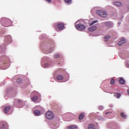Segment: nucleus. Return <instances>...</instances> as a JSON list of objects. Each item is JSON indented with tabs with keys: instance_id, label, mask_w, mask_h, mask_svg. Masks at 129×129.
Returning <instances> with one entry per match:
<instances>
[{
	"instance_id": "nucleus-1",
	"label": "nucleus",
	"mask_w": 129,
	"mask_h": 129,
	"mask_svg": "<svg viewBox=\"0 0 129 129\" xmlns=\"http://www.w3.org/2000/svg\"><path fill=\"white\" fill-rule=\"evenodd\" d=\"M80 22H81V20H78L75 23V25H76V28H77L78 31H81V32H82V31H84V30L86 29V26L85 25L80 24H77V23H80Z\"/></svg>"
},
{
	"instance_id": "nucleus-2",
	"label": "nucleus",
	"mask_w": 129,
	"mask_h": 129,
	"mask_svg": "<svg viewBox=\"0 0 129 129\" xmlns=\"http://www.w3.org/2000/svg\"><path fill=\"white\" fill-rule=\"evenodd\" d=\"M45 116L47 119H53L54 118V114L51 111H48L46 112Z\"/></svg>"
},
{
	"instance_id": "nucleus-3",
	"label": "nucleus",
	"mask_w": 129,
	"mask_h": 129,
	"mask_svg": "<svg viewBox=\"0 0 129 129\" xmlns=\"http://www.w3.org/2000/svg\"><path fill=\"white\" fill-rule=\"evenodd\" d=\"M96 13L97 14H98L99 16H100V17H102V18H105L107 16V14L105 13V12L102 10L97 11Z\"/></svg>"
},
{
	"instance_id": "nucleus-4",
	"label": "nucleus",
	"mask_w": 129,
	"mask_h": 129,
	"mask_svg": "<svg viewBox=\"0 0 129 129\" xmlns=\"http://www.w3.org/2000/svg\"><path fill=\"white\" fill-rule=\"evenodd\" d=\"M0 129H8L7 127V123L6 122H0Z\"/></svg>"
},
{
	"instance_id": "nucleus-5",
	"label": "nucleus",
	"mask_w": 129,
	"mask_h": 129,
	"mask_svg": "<svg viewBox=\"0 0 129 129\" xmlns=\"http://www.w3.org/2000/svg\"><path fill=\"white\" fill-rule=\"evenodd\" d=\"M57 27L59 30H63L64 29V23H58L57 25Z\"/></svg>"
},
{
	"instance_id": "nucleus-6",
	"label": "nucleus",
	"mask_w": 129,
	"mask_h": 129,
	"mask_svg": "<svg viewBox=\"0 0 129 129\" xmlns=\"http://www.w3.org/2000/svg\"><path fill=\"white\" fill-rule=\"evenodd\" d=\"M124 43H125V39L124 38H122L118 43V45L120 46L121 45H122V44H124Z\"/></svg>"
},
{
	"instance_id": "nucleus-7",
	"label": "nucleus",
	"mask_w": 129,
	"mask_h": 129,
	"mask_svg": "<svg viewBox=\"0 0 129 129\" xmlns=\"http://www.w3.org/2000/svg\"><path fill=\"white\" fill-rule=\"evenodd\" d=\"M96 29H97V27L92 26L90 28H89V31H90V32H93V31H95V30H96Z\"/></svg>"
},
{
	"instance_id": "nucleus-8",
	"label": "nucleus",
	"mask_w": 129,
	"mask_h": 129,
	"mask_svg": "<svg viewBox=\"0 0 129 129\" xmlns=\"http://www.w3.org/2000/svg\"><path fill=\"white\" fill-rule=\"evenodd\" d=\"M10 109H11V107L8 106L5 107V108L4 110V111L5 113H8V112L10 111Z\"/></svg>"
},
{
	"instance_id": "nucleus-9",
	"label": "nucleus",
	"mask_w": 129,
	"mask_h": 129,
	"mask_svg": "<svg viewBox=\"0 0 129 129\" xmlns=\"http://www.w3.org/2000/svg\"><path fill=\"white\" fill-rule=\"evenodd\" d=\"M120 116L123 118H126V117H127V116L125 114V113L122 112L120 113Z\"/></svg>"
},
{
	"instance_id": "nucleus-10",
	"label": "nucleus",
	"mask_w": 129,
	"mask_h": 129,
	"mask_svg": "<svg viewBox=\"0 0 129 129\" xmlns=\"http://www.w3.org/2000/svg\"><path fill=\"white\" fill-rule=\"evenodd\" d=\"M114 96L116 98H120V97L121 96V94L118 93H115L114 94Z\"/></svg>"
},
{
	"instance_id": "nucleus-11",
	"label": "nucleus",
	"mask_w": 129,
	"mask_h": 129,
	"mask_svg": "<svg viewBox=\"0 0 129 129\" xmlns=\"http://www.w3.org/2000/svg\"><path fill=\"white\" fill-rule=\"evenodd\" d=\"M119 82L120 84H124V82H125V81L123 78H120L119 80Z\"/></svg>"
},
{
	"instance_id": "nucleus-12",
	"label": "nucleus",
	"mask_w": 129,
	"mask_h": 129,
	"mask_svg": "<svg viewBox=\"0 0 129 129\" xmlns=\"http://www.w3.org/2000/svg\"><path fill=\"white\" fill-rule=\"evenodd\" d=\"M104 24L105 26L108 28H110V27H111V23H110V22H105Z\"/></svg>"
},
{
	"instance_id": "nucleus-13",
	"label": "nucleus",
	"mask_w": 129,
	"mask_h": 129,
	"mask_svg": "<svg viewBox=\"0 0 129 129\" xmlns=\"http://www.w3.org/2000/svg\"><path fill=\"white\" fill-rule=\"evenodd\" d=\"M109 38H110V36H109V35H106V36H104V40L105 42H107V41H108Z\"/></svg>"
},
{
	"instance_id": "nucleus-14",
	"label": "nucleus",
	"mask_w": 129,
	"mask_h": 129,
	"mask_svg": "<svg viewBox=\"0 0 129 129\" xmlns=\"http://www.w3.org/2000/svg\"><path fill=\"white\" fill-rule=\"evenodd\" d=\"M77 128V125H74L68 127V129H76Z\"/></svg>"
},
{
	"instance_id": "nucleus-15",
	"label": "nucleus",
	"mask_w": 129,
	"mask_h": 129,
	"mask_svg": "<svg viewBox=\"0 0 129 129\" xmlns=\"http://www.w3.org/2000/svg\"><path fill=\"white\" fill-rule=\"evenodd\" d=\"M34 113L35 115H40L41 111H40V110H36L34 111Z\"/></svg>"
},
{
	"instance_id": "nucleus-16",
	"label": "nucleus",
	"mask_w": 129,
	"mask_h": 129,
	"mask_svg": "<svg viewBox=\"0 0 129 129\" xmlns=\"http://www.w3.org/2000/svg\"><path fill=\"white\" fill-rule=\"evenodd\" d=\"M32 101H37L38 100V97L37 96H34L31 98Z\"/></svg>"
},
{
	"instance_id": "nucleus-17",
	"label": "nucleus",
	"mask_w": 129,
	"mask_h": 129,
	"mask_svg": "<svg viewBox=\"0 0 129 129\" xmlns=\"http://www.w3.org/2000/svg\"><path fill=\"white\" fill-rule=\"evenodd\" d=\"M64 78V77L61 75H58L56 77L57 80H62Z\"/></svg>"
},
{
	"instance_id": "nucleus-18",
	"label": "nucleus",
	"mask_w": 129,
	"mask_h": 129,
	"mask_svg": "<svg viewBox=\"0 0 129 129\" xmlns=\"http://www.w3.org/2000/svg\"><path fill=\"white\" fill-rule=\"evenodd\" d=\"M89 129H95V126L93 125V124H90L88 126Z\"/></svg>"
},
{
	"instance_id": "nucleus-19",
	"label": "nucleus",
	"mask_w": 129,
	"mask_h": 129,
	"mask_svg": "<svg viewBox=\"0 0 129 129\" xmlns=\"http://www.w3.org/2000/svg\"><path fill=\"white\" fill-rule=\"evenodd\" d=\"M113 5L116 6L117 7H120V6H121V3L120 2H114Z\"/></svg>"
},
{
	"instance_id": "nucleus-20",
	"label": "nucleus",
	"mask_w": 129,
	"mask_h": 129,
	"mask_svg": "<svg viewBox=\"0 0 129 129\" xmlns=\"http://www.w3.org/2000/svg\"><path fill=\"white\" fill-rule=\"evenodd\" d=\"M84 118V113H81L79 117V119H83Z\"/></svg>"
},
{
	"instance_id": "nucleus-21",
	"label": "nucleus",
	"mask_w": 129,
	"mask_h": 129,
	"mask_svg": "<svg viewBox=\"0 0 129 129\" xmlns=\"http://www.w3.org/2000/svg\"><path fill=\"white\" fill-rule=\"evenodd\" d=\"M96 23H98V20L93 21L90 24V26H92L93 25H94V24H95Z\"/></svg>"
},
{
	"instance_id": "nucleus-22",
	"label": "nucleus",
	"mask_w": 129,
	"mask_h": 129,
	"mask_svg": "<svg viewBox=\"0 0 129 129\" xmlns=\"http://www.w3.org/2000/svg\"><path fill=\"white\" fill-rule=\"evenodd\" d=\"M110 84H111V85H114V84H115V82L114 81V79H112L111 80Z\"/></svg>"
},
{
	"instance_id": "nucleus-23",
	"label": "nucleus",
	"mask_w": 129,
	"mask_h": 129,
	"mask_svg": "<svg viewBox=\"0 0 129 129\" xmlns=\"http://www.w3.org/2000/svg\"><path fill=\"white\" fill-rule=\"evenodd\" d=\"M64 2L65 3H67V4L70 5L72 2V0H64Z\"/></svg>"
},
{
	"instance_id": "nucleus-24",
	"label": "nucleus",
	"mask_w": 129,
	"mask_h": 129,
	"mask_svg": "<svg viewBox=\"0 0 129 129\" xmlns=\"http://www.w3.org/2000/svg\"><path fill=\"white\" fill-rule=\"evenodd\" d=\"M17 83L21 84V83H22V81L21 79H18L17 80Z\"/></svg>"
},
{
	"instance_id": "nucleus-25",
	"label": "nucleus",
	"mask_w": 129,
	"mask_h": 129,
	"mask_svg": "<svg viewBox=\"0 0 129 129\" xmlns=\"http://www.w3.org/2000/svg\"><path fill=\"white\" fill-rule=\"evenodd\" d=\"M54 58H59V57H60V55H59V54L57 53L54 55Z\"/></svg>"
},
{
	"instance_id": "nucleus-26",
	"label": "nucleus",
	"mask_w": 129,
	"mask_h": 129,
	"mask_svg": "<svg viewBox=\"0 0 129 129\" xmlns=\"http://www.w3.org/2000/svg\"><path fill=\"white\" fill-rule=\"evenodd\" d=\"M109 113H111V112H109V111H107V112H105V114L106 115Z\"/></svg>"
},
{
	"instance_id": "nucleus-27",
	"label": "nucleus",
	"mask_w": 129,
	"mask_h": 129,
	"mask_svg": "<svg viewBox=\"0 0 129 129\" xmlns=\"http://www.w3.org/2000/svg\"><path fill=\"white\" fill-rule=\"evenodd\" d=\"M46 2H48L49 4H50V3L52 2V0H45Z\"/></svg>"
},
{
	"instance_id": "nucleus-28",
	"label": "nucleus",
	"mask_w": 129,
	"mask_h": 129,
	"mask_svg": "<svg viewBox=\"0 0 129 129\" xmlns=\"http://www.w3.org/2000/svg\"><path fill=\"white\" fill-rule=\"evenodd\" d=\"M48 65H49V64H48V63H45V67H48Z\"/></svg>"
},
{
	"instance_id": "nucleus-29",
	"label": "nucleus",
	"mask_w": 129,
	"mask_h": 129,
	"mask_svg": "<svg viewBox=\"0 0 129 129\" xmlns=\"http://www.w3.org/2000/svg\"><path fill=\"white\" fill-rule=\"evenodd\" d=\"M18 103H21V102H22V101H21V100H19L18 101Z\"/></svg>"
},
{
	"instance_id": "nucleus-30",
	"label": "nucleus",
	"mask_w": 129,
	"mask_h": 129,
	"mask_svg": "<svg viewBox=\"0 0 129 129\" xmlns=\"http://www.w3.org/2000/svg\"><path fill=\"white\" fill-rule=\"evenodd\" d=\"M50 50H51V51H53V50H54V48H52L50 49Z\"/></svg>"
},
{
	"instance_id": "nucleus-31",
	"label": "nucleus",
	"mask_w": 129,
	"mask_h": 129,
	"mask_svg": "<svg viewBox=\"0 0 129 129\" xmlns=\"http://www.w3.org/2000/svg\"><path fill=\"white\" fill-rule=\"evenodd\" d=\"M127 94H129V90L127 91Z\"/></svg>"
},
{
	"instance_id": "nucleus-32",
	"label": "nucleus",
	"mask_w": 129,
	"mask_h": 129,
	"mask_svg": "<svg viewBox=\"0 0 129 129\" xmlns=\"http://www.w3.org/2000/svg\"><path fill=\"white\" fill-rule=\"evenodd\" d=\"M8 37H9V38H11V36H10V35H9Z\"/></svg>"
}]
</instances>
